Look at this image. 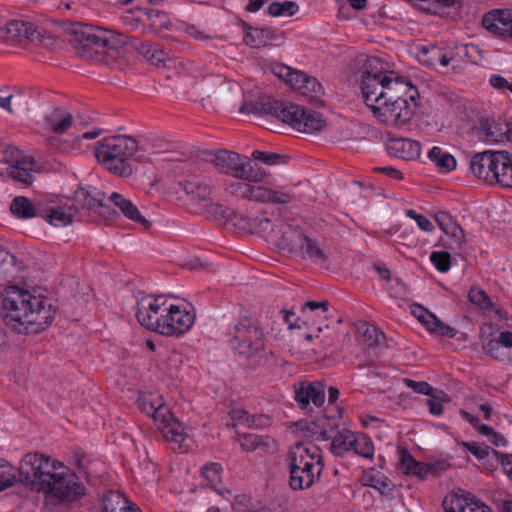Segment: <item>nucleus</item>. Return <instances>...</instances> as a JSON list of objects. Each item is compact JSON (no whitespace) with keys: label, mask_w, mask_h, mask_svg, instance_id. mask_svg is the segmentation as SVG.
<instances>
[{"label":"nucleus","mask_w":512,"mask_h":512,"mask_svg":"<svg viewBox=\"0 0 512 512\" xmlns=\"http://www.w3.org/2000/svg\"><path fill=\"white\" fill-rule=\"evenodd\" d=\"M1 307L6 325L24 335L46 330L57 312V307L47 296H36L18 286H8L4 290Z\"/></svg>","instance_id":"nucleus-1"},{"label":"nucleus","mask_w":512,"mask_h":512,"mask_svg":"<svg viewBox=\"0 0 512 512\" xmlns=\"http://www.w3.org/2000/svg\"><path fill=\"white\" fill-rule=\"evenodd\" d=\"M408 88L409 99L418 106L419 93L410 80L398 76L392 70H384L377 59H369L361 77V92L365 105L371 110L399 88Z\"/></svg>","instance_id":"nucleus-2"},{"label":"nucleus","mask_w":512,"mask_h":512,"mask_svg":"<svg viewBox=\"0 0 512 512\" xmlns=\"http://www.w3.org/2000/svg\"><path fill=\"white\" fill-rule=\"evenodd\" d=\"M229 345L234 353L255 369L267 362L265 335L259 323L248 316L241 317L228 329Z\"/></svg>","instance_id":"nucleus-3"},{"label":"nucleus","mask_w":512,"mask_h":512,"mask_svg":"<svg viewBox=\"0 0 512 512\" xmlns=\"http://www.w3.org/2000/svg\"><path fill=\"white\" fill-rule=\"evenodd\" d=\"M184 154L180 151L164 149L162 144V169L172 171L175 174L184 176L179 181L178 187L185 192L192 202L197 204L207 203L211 200L213 188L210 183L198 178L203 171V163L197 160L183 159Z\"/></svg>","instance_id":"nucleus-4"},{"label":"nucleus","mask_w":512,"mask_h":512,"mask_svg":"<svg viewBox=\"0 0 512 512\" xmlns=\"http://www.w3.org/2000/svg\"><path fill=\"white\" fill-rule=\"evenodd\" d=\"M138 150L136 139L127 135H114L99 140L94 147L98 163L110 173L128 178L133 173L131 160Z\"/></svg>","instance_id":"nucleus-5"},{"label":"nucleus","mask_w":512,"mask_h":512,"mask_svg":"<svg viewBox=\"0 0 512 512\" xmlns=\"http://www.w3.org/2000/svg\"><path fill=\"white\" fill-rule=\"evenodd\" d=\"M286 463L289 470V485L293 490L312 487L324 468L319 451L302 443H297L289 449Z\"/></svg>","instance_id":"nucleus-6"},{"label":"nucleus","mask_w":512,"mask_h":512,"mask_svg":"<svg viewBox=\"0 0 512 512\" xmlns=\"http://www.w3.org/2000/svg\"><path fill=\"white\" fill-rule=\"evenodd\" d=\"M65 30L74 37L82 57H93V52L99 53V49L115 50L127 43L124 34L89 24L70 22Z\"/></svg>","instance_id":"nucleus-7"},{"label":"nucleus","mask_w":512,"mask_h":512,"mask_svg":"<svg viewBox=\"0 0 512 512\" xmlns=\"http://www.w3.org/2000/svg\"><path fill=\"white\" fill-rule=\"evenodd\" d=\"M56 469L50 456L38 452L27 453L21 461L18 482L31 490L44 492L46 482L55 477Z\"/></svg>","instance_id":"nucleus-8"},{"label":"nucleus","mask_w":512,"mask_h":512,"mask_svg":"<svg viewBox=\"0 0 512 512\" xmlns=\"http://www.w3.org/2000/svg\"><path fill=\"white\" fill-rule=\"evenodd\" d=\"M408 88H399L372 111L375 118L388 126L403 127L411 121L414 115V108L408 102Z\"/></svg>","instance_id":"nucleus-9"},{"label":"nucleus","mask_w":512,"mask_h":512,"mask_svg":"<svg viewBox=\"0 0 512 512\" xmlns=\"http://www.w3.org/2000/svg\"><path fill=\"white\" fill-rule=\"evenodd\" d=\"M50 482H46L44 494L57 500L58 504L69 505L79 502L87 489L76 472L68 469L66 473H55Z\"/></svg>","instance_id":"nucleus-10"},{"label":"nucleus","mask_w":512,"mask_h":512,"mask_svg":"<svg viewBox=\"0 0 512 512\" xmlns=\"http://www.w3.org/2000/svg\"><path fill=\"white\" fill-rule=\"evenodd\" d=\"M259 226L264 231L269 229L270 239L279 249L294 254L301 248L305 233L299 226H294L284 221L271 225L269 218L262 219Z\"/></svg>","instance_id":"nucleus-11"},{"label":"nucleus","mask_w":512,"mask_h":512,"mask_svg":"<svg viewBox=\"0 0 512 512\" xmlns=\"http://www.w3.org/2000/svg\"><path fill=\"white\" fill-rule=\"evenodd\" d=\"M274 73L305 96L317 98L323 93L321 83L315 77L302 71L293 70L285 65H278L274 68Z\"/></svg>","instance_id":"nucleus-12"},{"label":"nucleus","mask_w":512,"mask_h":512,"mask_svg":"<svg viewBox=\"0 0 512 512\" xmlns=\"http://www.w3.org/2000/svg\"><path fill=\"white\" fill-rule=\"evenodd\" d=\"M501 150H486L475 153L470 159V170L474 176L488 184L498 183Z\"/></svg>","instance_id":"nucleus-13"},{"label":"nucleus","mask_w":512,"mask_h":512,"mask_svg":"<svg viewBox=\"0 0 512 512\" xmlns=\"http://www.w3.org/2000/svg\"><path fill=\"white\" fill-rule=\"evenodd\" d=\"M284 117H286V124L305 133L320 131L326 125V121L320 113L294 104L287 107Z\"/></svg>","instance_id":"nucleus-14"},{"label":"nucleus","mask_w":512,"mask_h":512,"mask_svg":"<svg viewBox=\"0 0 512 512\" xmlns=\"http://www.w3.org/2000/svg\"><path fill=\"white\" fill-rule=\"evenodd\" d=\"M168 314L162 322V336H181L193 325L195 316L178 304H170Z\"/></svg>","instance_id":"nucleus-15"},{"label":"nucleus","mask_w":512,"mask_h":512,"mask_svg":"<svg viewBox=\"0 0 512 512\" xmlns=\"http://www.w3.org/2000/svg\"><path fill=\"white\" fill-rule=\"evenodd\" d=\"M205 161L210 162L223 174L238 178L239 172L243 171L242 163L245 156L229 150H219L215 153H204Z\"/></svg>","instance_id":"nucleus-16"},{"label":"nucleus","mask_w":512,"mask_h":512,"mask_svg":"<svg viewBox=\"0 0 512 512\" xmlns=\"http://www.w3.org/2000/svg\"><path fill=\"white\" fill-rule=\"evenodd\" d=\"M294 399L300 409L312 411V405L318 408L325 401L324 386L320 382H301L295 385Z\"/></svg>","instance_id":"nucleus-17"},{"label":"nucleus","mask_w":512,"mask_h":512,"mask_svg":"<svg viewBox=\"0 0 512 512\" xmlns=\"http://www.w3.org/2000/svg\"><path fill=\"white\" fill-rule=\"evenodd\" d=\"M289 105L273 99L269 96H262L258 100L245 99L240 107L241 113H253L255 115H271L285 123L286 110Z\"/></svg>","instance_id":"nucleus-18"},{"label":"nucleus","mask_w":512,"mask_h":512,"mask_svg":"<svg viewBox=\"0 0 512 512\" xmlns=\"http://www.w3.org/2000/svg\"><path fill=\"white\" fill-rule=\"evenodd\" d=\"M476 134L485 143H501L512 140V128L509 123L490 118H482L476 127Z\"/></svg>","instance_id":"nucleus-19"},{"label":"nucleus","mask_w":512,"mask_h":512,"mask_svg":"<svg viewBox=\"0 0 512 512\" xmlns=\"http://www.w3.org/2000/svg\"><path fill=\"white\" fill-rule=\"evenodd\" d=\"M162 437L171 445L175 452L186 453L191 449L193 440L184 432L182 424L176 419H166L162 415Z\"/></svg>","instance_id":"nucleus-20"},{"label":"nucleus","mask_w":512,"mask_h":512,"mask_svg":"<svg viewBox=\"0 0 512 512\" xmlns=\"http://www.w3.org/2000/svg\"><path fill=\"white\" fill-rule=\"evenodd\" d=\"M483 27L493 35L512 39V11L492 10L486 13L482 19Z\"/></svg>","instance_id":"nucleus-21"},{"label":"nucleus","mask_w":512,"mask_h":512,"mask_svg":"<svg viewBox=\"0 0 512 512\" xmlns=\"http://www.w3.org/2000/svg\"><path fill=\"white\" fill-rule=\"evenodd\" d=\"M158 298L143 297L137 305L136 317L141 326L147 330L160 333V317L158 312L160 305L157 304Z\"/></svg>","instance_id":"nucleus-22"},{"label":"nucleus","mask_w":512,"mask_h":512,"mask_svg":"<svg viewBox=\"0 0 512 512\" xmlns=\"http://www.w3.org/2000/svg\"><path fill=\"white\" fill-rule=\"evenodd\" d=\"M303 325L306 328H313L328 323L331 315L329 313L328 301H307L301 307Z\"/></svg>","instance_id":"nucleus-23"},{"label":"nucleus","mask_w":512,"mask_h":512,"mask_svg":"<svg viewBox=\"0 0 512 512\" xmlns=\"http://www.w3.org/2000/svg\"><path fill=\"white\" fill-rule=\"evenodd\" d=\"M445 512H491L483 502L476 500L470 493L455 494L443 501Z\"/></svg>","instance_id":"nucleus-24"},{"label":"nucleus","mask_w":512,"mask_h":512,"mask_svg":"<svg viewBox=\"0 0 512 512\" xmlns=\"http://www.w3.org/2000/svg\"><path fill=\"white\" fill-rule=\"evenodd\" d=\"M244 43L251 48H262L274 44L281 37L280 34L271 27L253 28L244 23Z\"/></svg>","instance_id":"nucleus-25"},{"label":"nucleus","mask_w":512,"mask_h":512,"mask_svg":"<svg viewBox=\"0 0 512 512\" xmlns=\"http://www.w3.org/2000/svg\"><path fill=\"white\" fill-rule=\"evenodd\" d=\"M390 156L405 160H414L420 156V143L408 138H390L386 143Z\"/></svg>","instance_id":"nucleus-26"},{"label":"nucleus","mask_w":512,"mask_h":512,"mask_svg":"<svg viewBox=\"0 0 512 512\" xmlns=\"http://www.w3.org/2000/svg\"><path fill=\"white\" fill-rule=\"evenodd\" d=\"M6 33L8 38L20 44L35 42V38L39 37V29L31 22L22 20H12L8 22Z\"/></svg>","instance_id":"nucleus-27"},{"label":"nucleus","mask_w":512,"mask_h":512,"mask_svg":"<svg viewBox=\"0 0 512 512\" xmlns=\"http://www.w3.org/2000/svg\"><path fill=\"white\" fill-rule=\"evenodd\" d=\"M238 442L246 452L260 450L264 453H274L277 451V442L268 435L247 433L239 435Z\"/></svg>","instance_id":"nucleus-28"},{"label":"nucleus","mask_w":512,"mask_h":512,"mask_svg":"<svg viewBox=\"0 0 512 512\" xmlns=\"http://www.w3.org/2000/svg\"><path fill=\"white\" fill-rule=\"evenodd\" d=\"M399 468L404 474L416 476L421 480H424L429 473H437L435 465L416 461L407 450H403L401 453Z\"/></svg>","instance_id":"nucleus-29"},{"label":"nucleus","mask_w":512,"mask_h":512,"mask_svg":"<svg viewBox=\"0 0 512 512\" xmlns=\"http://www.w3.org/2000/svg\"><path fill=\"white\" fill-rule=\"evenodd\" d=\"M74 206L76 209H86L88 211H96L100 201H104L105 193L95 187L89 186L87 189L79 187L74 192Z\"/></svg>","instance_id":"nucleus-30"},{"label":"nucleus","mask_w":512,"mask_h":512,"mask_svg":"<svg viewBox=\"0 0 512 512\" xmlns=\"http://www.w3.org/2000/svg\"><path fill=\"white\" fill-rule=\"evenodd\" d=\"M73 121V115L64 107H56L44 116L45 124L55 134L66 133L72 127Z\"/></svg>","instance_id":"nucleus-31"},{"label":"nucleus","mask_w":512,"mask_h":512,"mask_svg":"<svg viewBox=\"0 0 512 512\" xmlns=\"http://www.w3.org/2000/svg\"><path fill=\"white\" fill-rule=\"evenodd\" d=\"M340 419L334 416H320L307 425V430L323 440H329L338 430Z\"/></svg>","instance_id":"nucleus-32"},{"label":"nucleus","mask_w":512,"mask_h":512,"mask_svg":"<svg viewBox=\"0 0 512 512\" xmlns=\"http://www.w3.org/2000/svg\"><path fill=\"white\" fill-rule=\"evenodd\" d=\"M293 198L294 194L286 191L283 187H266L259 185L256 202L287 205Z\"/></svg>","instance_id":"nucleus-33"},{"label":"nucleus","mask_w":512,"mask_h":512,"mask_svg":"<svg viewBox=\"0 0 512 512\" xmlns=\"http://www.w3.org/2000/svg\"><path fill=\"white\" fill-rule=\"evenodd\" d=\"M103 512H142L138 507L132 506L130 501L117 491L110 490L102 499Z\"/></svg>","instance_id":"nucleus-34"},{"label":"nucleus","mask_w":512,"mask_h":512,"mask_svg":"<svg viewBox=\"0 0 512 512\" xmlns=\"http://www.w3.org/2000/svg\"><path fill=\"white\" fill-rule=\"evenodd\" d=\"M42 210L43 208L40 204H34L25 196H16L10 204L11 213L18 219H32L37 216L41 217Z\"/></svg>","instance_id":"nucleus-35"},{"label":"nucleus","mask_w":512,"mask_h":512,"mask_svg":"<svg viewBox=\"0 0 512 512\" xmlns=\"http://www.w3.org/2000/svg\"><path fill=\"white\" fill-rule=\"evenodd\" d=\"M111 202L120 209L122 214L129 220L140 223L145 227L149 226V222L141 215L137 206L129 199L117 192H113L110 196Z\"/></svg>","instance_id":"nucleus-36"},{"label":"nucleus","mask_w":512,"mask_h":512,"mask_svg":"<svg viewBox=\"0 0 512 512\" xmlns=\"http://www.w3.org/2000/svg\"><path fill=\"white\" fill-rule=\"evenodd\" d=\"M355 434L348 429L338 430L330 439L331 452L338 457H343L347 452L351 451Z\"/></svg>","instance_id":"nucleus-37"},{"label":"nucleus","mask_w":512,"mask_h":512,"mask_svg":"<svg viewBox=\"0 0 512 512\" xmlns=\"http://www.w3.org/2000/svg\"><path fill=\"white\" fill-rule=\"evenodd\" d=\"M294 254L300 255L304 259H310L315 263H323L327 260V255L318 242L309 238L306 234L301 248Z\"/></svg>","instance_id":"nucleus-38"},{"label":"nucleus","mask_w":512,"mask_h":512,"mask_svg":"<svg viewBox=\"0 0 512 512\" xmlns=\"http://www.w3.org/2000/svg\"><path fill=\"white\" fill-rule=\"evenodd\" d=\"M259 185H252L247 181H238V182H228L226 184V191L233 197L239 199H245L250 201H256V196L258 195Z\"/></svg>","instance_id":"nucleus-39"},{"label":"nucleus","mask_w":512,"mask_h":512,"mask_svg":"<svg viewBox=\"0 0 512 512\" xmlns=\"http://www.w3.org/2000/svg\"><path fill=\"white\" fill-rule=\"evenodd\" d=\"M137 406L141 412L151 416L157 423L160 415V396H154L151 392H140Z\"/></svg>","instance_id":"nucleus-40"},{"label":"nucleus","mask_w":512,"mask_h":512,"mask_svg":"<svg viewBox=\"0 0 512 512\" xmlns=\"http://www.w3.org/2000/svg\"><path fill=\"white\" fill-rule=\"evenodd\" d=\"M243 171L239 172L238 178L250 183L263 182L267 176L265 169L259 166L257 163L252 162L248 157L245 156V161L242 163Z\"/></svg>","instance_id":"nucleus-41"},{"label":"nucleus","mask_w":512,"mask_h":512,"mask_svg":"<svg viewBox=\"0 0 512 512\" xmlns=\"http://www.w3.org/2000/svg\"><path fill=\"white\" fill-rule=\"evenodd\" d=\"M358 331L362 334L368 348L379 347L385 343V334L373 324L362 323L358 326Z\"/></svg>","instance_id":"nucleus-42"},{"label":"nucleus","mask_w":512,"mask_h":512,"mask_svg":"<svg viewBox=\"0 0 512 512\" xmlns=\"http://www.w3.org/2000/svg\"><path fill=\"white\" fill-rule=\"evenodd\" d=\"M428 397L426 405L429 412L434 416H441L444 413V404L451 402V397L445 391L438 388H434Z\"/></svg>","instance_id":"nucleus-43"},{"label":"nucleus","mask_w":512,"mask_h":512,"mask_svg":"<svg viewBox=\"0 0 512 512\" xmlns=\"http://www.w3.org/2000/svg\"><path fill=\"white\" fill-rule=\"evenodd\" d=\"M428 157L442 171L448 172L456 167L455 158L451 154L444 152L440 147H433L429 151Z\"/></svg>","instance_id":"nucleus-44"},{"label":"nucleus","mask_w":512,"mask_h":512,"mask_svg":"<svg viewBox=\"0 0 512 512\" xmlns=\"http://www.w3.org/2000/svg\"><path fill=\"white\" fill-rule=\"evenodd\" d=\"M222 466L219 463L211 462L201 468V475L205 478L207 485L219 491L222 484Z\"/></svg>","instance_id":"nucleus-45"},{"label":"nucleus","mask_w":512,"mask_h":512,"mask_svg":"<svg viewBox=\"0 0 512 512\" xmlns=\"http://www.w3.org/2000/svg\"><path fill=\"white\" fill-rule=\"evenodd\" d=\"M41 218L54 226H65L73 221V215L71 213H67L61 207L43 209Z\"/></svg>","instance_id":"nucleus-46"},{"label":"nucleus","mask_w":512,"mask_h":512,"mask_svg":"<svg viewBox=\"0 0 512 512\" xmlns=\"http://www.w3.org/2000/svg\"><path fill=\"white\" fill-rule=\"evenodd\" d=\"M498 184L512 188V153L501 150Z\"/></svg>","instance_id":"nucleus-47"},{"label":"nucleus","mask_w":512,"mask_h":512,"mask_svg":"<svg viewBox=\"0 0 512 512\" xmlns=\"http://www.w3.org/2000/svg\"><path fill=\"white\" fill-rule=\"evenodd\" d=\"M351 451H354L359 456L371 459L374 455V443L370 437L363 433L355 434V441H353Z\"/></svg>","instance_id":"nucleus-48"},{"label":"nucleus","mask_w":512,"mask_h":512,"mask_svg":"<svg viewBox=\"0 0 512 512\" xmlns=\"http://www.w3.org/2000/svg\"><path fill=\"white\" fill-rule=\"evenodd\" d=\"M17 482L13 466L9 461L0 457V492L14 486Z\"/></svg>","instance_id":"nucleus-49"},{"label":"nucleus","mask_w":512,"mask_h":512,"mask_svg":"<svg viewBox=\"0 0 512 512\" xmlns=\"http://www.w3.org/2000/svg\"><path fill=\"white\" fill-rule=\"evenodd\" d=\"M299 10V6L294 1H284V2H273L268 7V14L272 17H281V16H293Z\"/></svg>","instance_id":"nucleus-50"},{"label":"nucleus","mask_w":512,"mask_h":512,"mask_svg":"<svg viewBox=\"0 0 512 512\" xmlns=\"http://www.w3.org/2000/svg\"><path fill=\"white\" fill-rule=\"evenodd\" d=\"M252 158L266 165L285 164L289 159V157L284 154L265 152L260 150H254L252 153Z\"/></svg>","instance_id":"nucleus-51"},{"label":"nucleus","mask_w":512,"mask_h":512,"mask_svg":"<svg viewBox=\"0 0 512 512\" xmlns=\"http://www.w3.org/2000/svg\"><path fill=\"white\" fill-rule=\"evenodd\" d=\"M429 324L428 330L436 333L440 336L454 338L457 334V330L438 319L435 315H428Z\"/></svg>","instance_id":"nucleus-52"},{"label":"nucleus","mask_w":512,"mask_h":512,"mask_svg":"<svg viewBox=\"0 0 512 512\" xmlns=\"http://www.w3.org/2000/svg\"><path fill=\"white\" fill-rule=\"evenodd\" d=\"M390 484L389 478L379 472L377 474L367 475L364 482L365 486L372 487L381 494H386V492L390 490Z\"/></svg>","instance_id":"nucleus-53"},{"label":"nucleus","mask_w":512,"mask_h":512,"mask_svg":"<svg viewBox=\"0 0 512 512\" xmlns=\"http://www.w3.org/2000/svg\"><path fill=\"white\" fill-rule=\"evenodd\" d=\"M430 261L441 273L447 272L451 267V257L446 251H434L430 254Z\"/></svg>","instance_id":"nucleus-54"},{"label":"nucleus","mask_w":512,"mask_h":512,"mask_svg":"<svg viewBox=\"0 0 512 512\" xmlns=\"http://www.w3.org/2000/svg\"><path fill=\"white\" fill-rule=\"evenodd\" d=\"M440 48L437 46L423 47L419 54V60L423 65L434 68L438 62Z\"/></svg>","instance_id":"nucleus-55"},{"label":"nucleus","mask_w":512,"mask_h":512,"mask_svg":"<svg viewBox=\"0 0 512 512\" xmlns=\"http://www.w3.org/2000/svg\"><path fill=\"white\" fill-rule=\"evenodd\" d=\"M459 444L465 447L472 455H474L479 460L487 458L490 454L492 455V450H495L494 448H490L485 444L479 445L476 442L461 441L459 442Z\"/></svg>","instance_id":"nucleus-56"},{"label":"nucleus","mask_w":512,"mask_h":512,"mask_svg":"<svg viewBox=\"0 0 512 512\" xmlns=\"http://www.w3.org/2000/svg\"><path fill=\"white\" fill-rule=\"evenodd\" d=\"M469 300L482 309L492 307V301L486 292L480 288H471L468 294Z\"/></svg>","instance_id":"nucleus-57"},{"label":"nucleus","mask_w":512,"mask_h":512,"mask_svg":"<svg viewBox=\"0 0 512 512\" xmlns=\"http://www.w3.org/2000/svg\"><path fill=\"white\" fill-rule=\"evenodd\" d=\"M443 232L453 240L454 246L451 248L462 249L466 242L465 232L457 222L447 227Z\"/></svg>","instance_id":"nucleus-58"},{"label":"nucleus","mask_w":512,"mask_h":512,"mask_svg":"<svg viewBox=\"0 0 512 512\" xmlns=\"http://www.w3.org/2000/svg\"><path fill=\"white\" fill-rule=\"evenodd\" d=\"M492 456L499 462L504 473L512 479V454L502 453L498 450H492Z\"/></svg>","instance_id":"nucleus-59"},{"label":"nucleus","mask_w":512,"mask_h":512,"mask_svg":"<svg viewBox=\"0 0 512 512\" xmlns=\"http://www.w3.org/2000/svg\"><path fill=\"white\" fill-rule=\"evenodd\" d=\"M9 176L12 179L21 182L25 185H31L33 182V175L31 174V172L28 169L19 166L13 167L9 171Z\"/></svg>","instance_id":"nucleus-60"},{"label":"nucleus","mask_w":512,"mask_h":512,"mask_svg":"<svg viewBox=\"0 0 512 512\" xmlns=\"http://www.w3.org/2000/svg\"><path fill=\"white\" fill-rule=\"evenodd\" d=\"M404 383L408 388L412 389L415 393L423 394L426 396L431 394L434 389V387L431 386L426 381H415L410 378H405Z\"/></svg>","instance_id":"nucleus-61"},{"label":"nucleus","mask_w":512,"mask_h":512,"mask_svg":"<svg viewBox=\"0 0 512 512\" xmlns=\"http://www.w3.org/2000/svg\"><path fill=\"white\" fill-rule=\"evenodd\" d=\"M502 343L499 339H490L483 344L485 352L494 359L502 358Z\"/></svg>","instance_id":"nucleus-62"},{"label":"nucleus","mask_w":512,"mask_h":512,"mask_svg":"<svg viewBox=\"0 0 512 512\" xmlns=\"http://www.w3.org/2000/svg\"><path fill=\"white\" fill-rule=\"evenodd\" d=\"M453 0H429L428 5H421V11L429 14H437L440 9L453 5Z\"/></svg>","instance_id":"nucleus-63"},{"label":"nucleus","mask_w":512,"mask_h":512,"mask_svg":"<svg viewBox=\"0 0 512 512\" xmlns=\"http://www.w3.org/2000/svg\"><path fill=\"white\" fill-rule=\"evenodd\" d=\"M95 213H98L107 221H113L117 217H119L118 212L113 209L110 205L104 203V201H100V205H97Z\"/></svg>","instance_id":"nucleus-64"}]
</instances>
